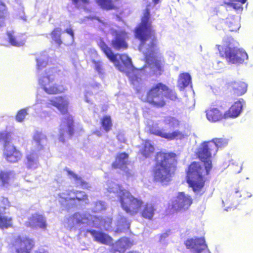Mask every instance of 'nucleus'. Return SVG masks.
I'll list each match as a JSON object with an SVG mask.
<instances>
[{
  "instance_id": "f257e3e1",
  "label": "nucleus",
  "mask_w": 253,
  "mask_h": 253,
  "mask_svg": "<svg viewBox=\"0 0 253 253\" xmlns=\"http://www.w3.org/2000/svg\"><path fill=\"white\" fill-rule=\"evenodd\" d=\"M217 153L214 142H203L197 152V156L204 164V169L197 162H192L186 171V181L195 193L201 192L204 188L207 178L212 168L211 158Z\"/></svg>"
},
{
  "instance_id": "f03ea898",
  "label": "nucleus",
  "mask_w": 253,
  "mask_h": 253,
  "mask_svg": "<svg viewBox=\"0 0 253 253\" xmlns=\"http://www.w3.org/2000/svg\"><path fill=\"white\" fill-rule=\"evenodd\" d=\"M150 4H148L144 9L138 23L133 29L134 37L139 41L138 48L140 49L144 47L147 41L151 39L148 44L147 52L145 58L147 60L150 61L152 64L154 71L159 74L163 71L164 58L160 55L158 51L154 50L157 45L156 33L154 29L149 7Z\"/></svg>"
},
{
  "instance_id": "7ed1b4c3",
  "label": "nucleus",
  "mask_w": 253,
  "mask_h": 253,
  "mask_svg": "<svg viewBox=\"0 0 253 253\" xmlns=\"http://www.w3.org/2000/svg\"><path fill=\"white\" fill-rule=\"evenodd\" d=\"M176 155L173 152L157 153L155 165L152 169L153 180L164 184H168L174 173L177 161Z\"/></svg>"
},
{
  "instance_id": "20e7f679",
  "label": "nucleus",
  "mask_w": 253,
  "mask_h": 253,
  "mask_svg": "<svg viewBox=\"0 0 253 253\" xmlns=\"http://www.w3.org/2000/svg\"><path fill=\"white\" fill-rule=\"evenodd\" d=\"M98 45L119 71L126 73L131 84L135 86L136 90L138 91L137 87H140L143 84V81L139 74L134 72L130 73L127 72L128 70L132 66L131 59L126 54H122L119 55L120 60H118L117 54H114L111 48L102 40L98 42Z\"/></svg>"
},
{
  "instance_id": "39448f33",
  "label": "nucleus",
  "mask_w": 253,
  "mask_h": 253,
  "mask_svg": "<svg viewBox=\"0 0 253 253\" xmlns=\"http://www.w3.org/2000/svg\"><path fill=\"white\" fill-rule=\"evenodd\" d=\"M165 97L173 101L177 98L175 91L169 88L166 84L159 82L149 87L145 96L142 97L141 100L153 107L161 108L166 105Z\"/></svg>"
},
{
  "instance_id": "423d86ee",
  "label": "nucleus",
  "mask_w": 253,
  "mask_h": 253,
  "mask_svg": "<svg viewBox=\"0 0 253 253\" xmlns=\"http://www.w3.org/2000/svg\"><path fill=\"white\" fill-rule=\"evenodd\" d=\"M54 73L53 68H49L38 80L41 87L48 94H61L66 90L64 85L55 82Z\"/></svg>"
},
{
  "instance_id": "0eeeda50",
  "label": "nucleus",
  "mask_w": 253,
  "mask_h": 253,
  "mask_svg": "<svg viewBox=\"0 0 253 253\" xmlns=\"http://www.w3.org/2000/svg\"><path fill=\"white\" fill-rule=\"evenodd\" d=\"M122 209L129 216H134L139 212L144 201L129 192H123L119 197Z\"/></svg>"
},
{
  "instance_id": "6e6552de",
  "label": "nucleus",
  "mask_w": 253,
  "mask_h": 253,
  "mask_svg": "<svg viewBox=\"0 0 253 253\" xmlns=\"http://www.w3.org/2000/svg\"><path fill=\"white\" fill-rule=\"evenodd\" d=\"M11 140V132L10 131H0V142H3V156L9 163H17L22 157V153L13 145H9Z\"/></svg>"
},
{
  "instance_id": "1a4fd4ad",
  "label": "nucleus",
  "mask_w": 253,
  "mask_h": 253,
  "mask_svg": "<svg viewBox=\"0 0 253 253\" xmlns=\"http://www.w3.org/2000/svg\"><path fill=\"white\" fill-rule=\"evenodd\" d=\"M220 57L224 58L231 64H242L248 58L247 53L243 49L236 47L216 45Z\"/></svg>"
},
{
  "instance_id": "9d476101",
  "label": "nucleus",
  "mask_w": 253,
  "mask_h": 253,
  "mask_svg": "<svg viewBox=\"0 0 253 253\" xmlns=\"http://www.w3.org/2000/svg\"><path fill=\"white\" fill-rule=\"evenodd\" d=\"M10 245L12 253H32L36 241L28 236L18 235L13 237Z\"/></svg>"
},
{
  "instance_id": "9b49d317",
  "label": "nucleus",
  "mask_w": 253,
  "mask_h": 253,
  "mask_svg": "<svg viewBox=\"0 0 253 253\" xmlns=\"http://www.w3.org/2000/svg\"><path fill=\"white\" fill-rule=\"evenodd\" d=\"M193 198L184 192H179L174 199L168 204V209L172 213L188 210L193 203Z\"/></svg>"
},
{
  "instance_id": "f8f14e48",
  "label": "nucleus",
  "mask_w": 253,
  "mask_h": 253,
  "mask_svg": "<svg viewBox=\"0 0 253 253\" xmlns=\"http://www.w3.org/2000/svg\"><path fill=\"white\" fill-rule=\"evenodd\" d=\"M226 88L231 99H235L246 93L248 84L242 81H234L227 83Z\"/></svg>"
},
{
  "instance_id": "ddd939ff",
  "label": "nucleus",
  "mask_w": 253,
  "mask_h": 253,
  "mask_svg": "<svg viewBox=\"0 0 253 253\" xmlns=\"http://www.w3.org/2000/svg\"><path fill=\"white\" fill-rule=\"evenodd\" d=\"M69 101L65 96H57L49 100L46 103L47 108L51 106L56 107L62 115H68L69 113Z\"/></svg>"
},
{
  "instance_id": "4468645a",
  "label": "nucleus",
  "mask_w": 253,
  "mask_h": 253,
  "mask_svg": "<svg viewBox=\"0 0 253 253\" xmlns=\"http://www.w3.org/2000/svg\"><path fill=\"white\" fill-rule=\"evenodd\" d=\"M112 35L114 36L111 41V44L113 48L117 50L126 49L128 47V44L126 42L127 37V33L123 30H113Z\"/></svg>"
},
{
  "instance_id": "2eb2a0df",
  "label": "nucleus",
  "mask_w": 253,
  "mask_h": 253,
  "mask_svg": "<svg viewBox=\"0 0 253 253\" xmlns=\"http://www.w3.org/2000/svg\"><path fill=\"white\" fill-rule=\"evenodd\" d=\"M184 245L187 249L194 253H201L206 250L208 247L203 237H194L187 239L184 242Z\"/></svg>"
},
{
  "instance_id": "dca6fc26",
  "label": "nucleus",
  "mask_w": 253,
  "mask_h": 253,
  "mask_svg": "<svg viewBox=\"0 0 253 253\" xmlns=\"http://www.w3.org/2000/svg\"><path fill=\"white\" fill-rule=\"evenodd\" d=\"M25 225L31 228H39L45 230L47 227L46 218L42 214L36 212L28 217L25 222Z\"/></svg>"
},
{
  "instance_id": "f3484780",
  "label": "nucleus",
  "mask_w": 253,
  "mask_h": 253,
  "mask_svg": "<svg viewBox=\"0 0 253 253\" xmlns=\"http://www.w3.org/2000/svg\"><path fill=\"white\" fill-rule=\"evenodd\" d=\"M65 126L67 128V132L70 137H72L75 132L74 130V122L72 115H68L66 117L64 118L62 123L60 125L59 129V140L62 142H65L64 138L65 133Z\"/></svg>"
},
{
  "instance_id": "a211bd4d",
  "label": "nucleus",
  "mask_w": 253,
  "mask_h": 253,
  "mask_svg": "<svg viewBox=\"0 0 253 253\" xmlns=\"http://www.w3.org/2000/svg\"><path fill=\"white\" fill-rule=\"evenodd\" d=\"M128 154L126 152L118 153L116 157L115 160L112 164V167L114 169H120L126 172L127 176L131 174L129 169H127L128 165Z\"/></svg>"
},
{
  "instance_id": "6ab92c4d",
  "label": "nucleus",
  "mask_w": 253,
  "mask_h": 253,
  "mask_svg": "<svg viewBox=\"0 0 253 253\" xmlns=\"http://www.w3.org/2000/svg\"><path fill=\"white\" fill-rule=\"evenodd\" d=\"M87 232L90 233L92 236L94 241L106 245L113 244V239L108 234L95 230H87Z\"/></svg>"
},
{
  "instance_id": "aec40b11",
  "label": "nucleus",
  "mask_w": 253,
  "mask_h": 253,
  "mask_svg": "<svg viewBox=\"0 0 253 253\" xmlns=\"http://www.w3.org/2000/svg\"><path fill=\"white\" fill-rule=\"evenodd\" d=\"M243 99L234 102L227 110L224 112L226 119L235 118L238 117L243 110Z\"/></svg>"
},
{
  "instance_id": "412c9836",
  "label": "nucleus",
  "mask_w": 253,
  "mask_h": 253,
  "mask_svg": "<svg viewBox=\"0 0 253 253\" xmlns=\"http://www.w3.org/2000/svg\"><path fill=\"white\" fill-rule=\"evenodd\" d=\"M207 119L211 123H215L226 119L224 112L217 108L211 107L206 111Z\"/></svg>"
},
{
  "instance_id": "4be33fe9",
  "label": "nucleus",
  "mask_w": 253,
  "mask_h": 253,
  "mask_svg": "<svg viewBox=\"0 0 253 253\" xmlns=\"http://www.w3.org/2000/svg\"><path fill=\"white\" fill-rule=\"evenodd\" d=\"M153 134L169 140H172L174 139H181L184 137L183 133L178 130L173 131L172 132H167L165 129L160 128L155 130L153 131Z\"/></svg>"
},
{
  "instance_id": "5701e85b",
  "label": "nucleus",
  "mask_w": 253,
  "mask_h": 253,
  "mask_svg": "<svg viewBox=\"0 0 253 253\" xmlns=\"http://www.w3.org/2000/svg\"><path fill=\"white\" fill-rule=\"evenodd\" d=\"M66 201L88 203V196L84 191L71 190L67 191Z\"/></svg>"
},
{
  "instance_id": "b1692460",
  "label": "nucleus",
  "mask_w": 253,
  "mask_h": 253,
  "mask_svg": "<svg viewBox=\"0 0 253 253\" xmlns=\"http://www.w3.org/2000/svg\"><path fill=\"white\" fill-rule=\"evenodd\" d=\"M156 209L155 205L151 203L147 202L143 204V206L139 211L140 215L143 218L152 220L155 214Z\"/></svg>"
},
{
  "instance_id": "393cba45",
  "label": "nucleus",
  "mask_w": 253,
  "mask_h": 253,
  "mask_svg": "<svg viewBox=\"0 0 253 253\" xmlns=\"http://www.w3.org/2000/svg\"><path fill=\"white\" fill-rule=\"evenodd\" d=\"M96 3L105 10H116L118 8L119 0H96Z\"/></svg>"
},
{
  "instance_id": "a878e982",
  "label": "nucleus",
  "mask_w": 253,
  "mask_h": 253,
  "mask_svg": "<svg viewBox=\"0 0 253 253\" xmlns=\"http://www.w3.org/2000/svg\"><path fill=\"white\" fill-rule=\"evenodd\" d=\"M191 82L190 75L187 73H181L179 75L177 81V86L180 90L184 89Z\"/></svg>"
},
{
  "instance_id": "bb28decb",
  "label": "nucleus",
  "mask_w": 253,
  "mask_h": 253,
  "mask_svg": "<svg viewBox=\"0 0 253 253\" xmlns=\"http://www.w3.org/2000/svg\"><path fill=\"white\" fill-rule=\"evenodd\" d=\"M69 220L73 223L78 225L87 223L89 221L88 216L85 214L76 212L70 217Z\"/></svg>"
},
{
  "instance_id": "cd10ccee",
  "label": "nucleus",
  "mask_w": 253,
  "mask_h": 253,
  "mask_svg": "<svg viewBox=\"0 0 253 253\" xmlns=\"http://www.w3.org/2000/svg\"><path fill=\"white\" fill-rule=\"evenodd\" d=\"M65 170L69 175L72 176L75 179L78 186H80L84 189H87L90 187L88 182L84 181L81 176L74 173L73 171L69 169H66Z\"/></svg>"
},
{
  "instance_id": "c85d7f7f",
  "label": "nucleus",
  "mask_w": 253,
  "mask_h": 253,
  "mask_svg": "<svg viewBox=\"0 0 253 253\" xmlns=\"http://www.w3.org/2000/svg\"><path fill=\"white\" fill-rule=\"evenodd\" d=\"M8 42L12 45L15 46H22L25 44L26 40L22 35L14 36L11 33H8Z\"/></svg>"
},
{
  "instance_id": "c756f323",
  "label": "nucleus",
  "mask_w": 253,
  "mask_h": 253,
  "mask_svg": "<svg viewBox=\"0 0 253 253\" xmlns=\"http://www.w3.org/2000/svg\"><path fill=\"white\" fill-rule=\"evenodd\" d=\"M100 124L106 132L111 130L113 126L111 116L109 115L103 116L100 120Z\"/></svg>"
},
{
  "instance_id": "7c9ffc66",
  "label": "nucleus",
  "mask_w": 253,
  "mask_h": 253,
  "mask_svg": "<svg viewBox=\"0 0 253 253\" xmlns=\"http://www.w3.org/2000/svg\"><path fill=\"white\" fill-rule=\"evenodd\" d=\"M11 217L0 214V229H8L12 227Z\"/></svg>"
},
{
  "instance_id": "2f4dec72",
  "label": "nucleus",
  "mask_w": 253,
  "mask_h": 253,
  "mask_svg": "<svg viewBox=\"0 0 253 253\" xmlns=\"http://www.w3.org/2000/svg\"><path fill=\"white\" fill-rule=\"evenodd\" d=\"M61 29L59 27L54 28L50 33V36L51 37L52 39L59 46H60L62 43L61 39Z\"/></svg>"
},
{
  "instance_id": "473e14b6",
  "label": "nucleus",
  "mask_w": 253,
  "mask_h": 253,
  "mask_svg": "<svg viewBox=\"0 0 253 253\" xmlns=\"http://www.w3.org/2000/svg\"><path fill=\"white\" fill-rule=\"evenodd\" d=\"M129 228L130 223L126 220V218H123L120 221L116 232L119 233L124 232L129 230Z\"/></svg>"
},
{
  "instance_id": "72a5a7b5",
  "label": "nucleus",
  "mask_w": 253,
  "mask_h": 253,
  "mask_svg": "<svg viewBox=\"0 0 253 253\" xmlns=\"http://www.w3.org/2000/svg\"><path fill=\"white\" fill-rule=\"evenodd\" d=\"M154 147L150 143L146 142L144 144L143 148L141 150V153L143 156L145 158H147L154 152Z\"/></svg>"
},
{
  "instance_id": "f704fd0d",
  "label": "nucleus",
  "mask_w": 253,
  "mask_h": 253,
  "mask_svg": "<svg viewBox=\"0 0 253 253\" xmlns=\"http://www.w3.org/2000/svg\"><path fill=\"white\" fill-rule=\"evenodd\" d=\"M10 172L2 170L0 168V181L2 186L8 184Z\"/></svg>"
},
{
  "instance_id": "c9c22d12",
  "label": "nucleus",
  "mask_w": 253,
  "mask_h": 253,
  "mask_svg": "<svg viewBox=\"0 0 253 253\" xmlns=\"http://www.w3.org/2000/svg\"><path fill=\"white\" fill-rule=\"evenodd\" d=\"M170 129H174L175 128H177L179 126L180 122V121L174 118V117H170L169 120H168V122L167 123Z\"/></svg>"
},
{
  "instance_id": "e433bc0d",
  "label": "nucleus",
  "mask_w": 253,
  "mask_h": 253,
  "mask_svg": "<svg viewBox=\"0 0 253 253\" xmlns=\"http://www.w3.org/2000/svg\"><path fill=\"white\" fill-rule=\"evenodd\" d=\"M27 109L25 108L21 109L19 110L16 116H15V119L18 122H22L24 119H25V116L27 114Z\"/></svg>"
},
{
  "instance_id": "4c0bfd02",
  "label": "nucleus",
  "mask_w": 253,
  "mask_h": 253,
  "mask_svg": "<svg viewBox=\"0 0 253 253\" xmlns=\"http://www.w3.org/2000/svg\"><path fill=\"white\" fill-rule=\"evenodd\" d=\"M211 141L214 142V144L216 146L217 151L219 148L225 146L227 143V140L222 138H215Z\"/></svg>"
},
{
  "instance_id": "58836bf2",
  "label": "nucleus",
  "mask_w": 253,
  "mask_h": 253,
  "mask_svg": "<svg viewBox=\"0 0 253 253\" xmlns=\"http://www.w3.org/2000/svg\"><path fill=\"white\" fill-rule=\"evenodd\" d=\"M92 63L94 64V68L95 70L99 73V74H103V69L102 68V65L101 62L98 61L92 60Z\"/></svg>"
},
{
  "instance_id": "ea45409f",
  "label": "nucleus",
  "mask_w": 253,
  "mask_h": 253,
  "mask_svg": "<svg viewBox=\"0 0 253 253\" xmlns=\"http://www.w3.org/2000/svg\"><path fill=\"white\" fill-rule=\"evenodd\" d=\"M37 67L38 70H42L48 64V62L46 60H42L41 59H37Z\"/></svg>"
},
{
  "instance_id": "a19ab883",
  "label": "nucleus",
  "mask_w": 253,
  "mask_h": 253,
  "mask_svg": "<svg viewBox=\"0 0 253 253\" xmlns=\"http://www.w3.org/2000/svg\"><path fill=\"white\" fill-rule=\"evenodd\" d=\"M44 138H45V136L40 132H36L33 136L34 140L38 144H40L41 141Z\"/></svg>"
},
{
  "instance_id": "79ce46f5",
  "label": "nucleus",
  "mask_w": 253,
  "mask_h": 253,
  "mask_svg": "<svg viewBox=\"0 0 253 253\" xmlns=\"http://www.w3.org/2000/svg\"><path fill=\"white\" fill-rule=\"evenodd\" d=\"M27 160V167L30 168L34 164L35 158L33 154H29L26 157Z\"/></svg>"
},
{
  "instance_id": "37998d69",
  "label": "nucleus",
  "mask_w": 253,
  "mask_h": 253,
  "mask_svg": "<svg viewBox=\"0 0 253 253\" xmlns=\"http://www.w3.org/2000/svg\"><path fill=\"white\" fill-rule=\"evenodd\" d=\"M73 3L76 5L78 4L79 3H82L83 4H88L89 3L88 0H71Z\"/></svg>"
},
{
  "instance_id": "c03bdc74",
  "label": "nucleus",
  "mask_w": 253,
  "mask_h": 253,
  "mask_svg": "<svg viewBox=\"0 0 253 253\" xmlns=\"http://www.w3.org/2000/svg\"><path fill=\"white\" fill-rule=\"evenodd\" d=\"M65 32L70 35L73 39L74 37V34L73 30L71 28H68L65 30Z\"/></svg>"
},
{
  "instance_id": "a18cd8bd",
  "label": "nucleus",
  "mask_w": 253,
  "mask_h": 253,
  "mask_svg": "<svg viewBox=\"0 0 253 253\" xmlns=\"http://www.w3.org/2000/svg\"><path fill=\"white\" fill-rule=\"evenodd\" d=\"M93 134L96 135L97 136H101L102 135L101 132L99 130H95L93 132Z\"/></svg>"
},
{
  "instance_id": "49530a36",
  "label": "nucleus",
  "mask_w": 253,
  "mask_h": 253,
  "mask_svg": "<svg viewBox=\"0 0 253 253\" xmlns=\"http://www.w3.org/2000/svg\"><path fill=\"white\" fill-rule=\"evenodd\" d=\"M34 253H48L47 251L42 250L38 249L34 252Z\"/></svg>"
},
{
  "instance_id": "de8ad7c7",
  "label": "nucleus",
  "mask_w": 253,
  "mask_h": 253,
  "mask_svg": "<svg viewBox=\"0 0 253 253\" xmlns=\"http://www.w3.org/2000/svg\"><path fill=\"white\" fill-rule=\"evenodd\" d=\"M152 0L155 5L158 4L160 1V0Z\"/></svg>"
},
{
  "instance_id": "09e8293b",
  "label": "nucleus",
  "mask_w": 253,
  "mask_h": 253,
  "mask_svg": "<svg viewBox=\"0 0 253 253\" xmlns=\"http://www.w3.org/2000/svg\"><path fill=\"white\" fill-rule=\"evenodd\" d=\"M241 167H240L239 169V170H237V171H236V172H239L241 171Z\"/></svg>"
}]
</instances>
